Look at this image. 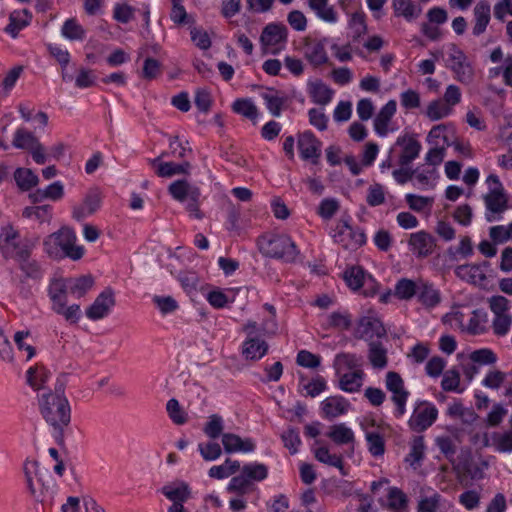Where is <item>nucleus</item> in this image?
<instances>
[{
	"label": "nucleus",
	"mask_w": 512,
	"mask_h": 512,
	"mask_svg": "<svg viewBox=\"0 0 512 512\" xmlns=\"http://www.w3.org/2000/svg\"><path fill=\"white\" fill-rule=\"evenodd\" d=\"M39 410L45 422L51 427L52 436L60 447L65 445V431L71 422V407L65 395L42 394Z\"/></svg>",
	"instance_id": "f257e3e1"
},
{
	"label": "nucleus",
	"mask_w": 512,
	"mask_h": 512,
	"mask_svg": "<svg viewBox=\"0 0 512 512\" xmlns=\"http://www.w3.org/2000/svg\"><path fill=\"white\" fill-rule=\"evenodd\" d=\"M40 237L36 234L22 235L19 230L7 224L0 231V251L7 259L15 261L31 256L39 243Z\"/></svg>",
	"instance_id": "f03ea898"
},
{
	"label": "nucleus",
	"mask_w": 512,
	"mask_h": 512,
	"mask_svg": "<svg viewBox=\"0 0 512 512\" xmlns=\"http://www.w3.org/2000/svg\"><path fill=\"white\" fill-rule=\"evenodd\" d=\"M76 235L68 227H62L58 231L48 235L43 241L44 251L52 258L69 257L73 260L80 259L84 250L77 246Z\"/></svg>",
	"instance_id": "7ed1b4c3"
},
{
	"label": "nucleus",
	"mask_w": 512,
	"mask_h": 512,
	"mask_svg": "<svg viewBox=\"0 0 512 512\" xmlns=\"http://www.w3.org/2000/svg\"><path fill=\"white\" fill-rule=\"evenodd\" d=\"M260 252L267 257L281 260L285 263H296L300 251L287 234H271L258 239Z\"/></svg>",
	"instance_id": "20e7f679"
},
{
	"label": "nucleus",
	"mask_w": 512,
	"mask_h": 512,
	"mask_svg": "<svg viewBox=\"0 0 512 512\" xmlns=\"http://www.w3.org/2000/svg\"><path fill=\"white\" fill-rule=\"evenodd\" d=\"M486 183L488 192L483 195L486 208L485 218L488 222L499 221L502 219V214L509 208L508 194L497 175L490 174Z\"/></svg>",
	"instance_id": "39448f33"
},
{
	"label": "nucleus",
	"mask_w": 512,
	"mask_h": 512,
	"mask_svg": "<svg viewBox=\"0 0 512 512\" xmlns=\"http://www.w3.org/2000/svg\"><path fill=\"white\" fill-rule=\"evenodd\" d=\"M446 67L453 72L456 81L465 85L473 82L474 68L466 54L455 44L450 45Z\"/></svg>",
	"instance_id": "423d86ee"
},
{
	"label": "nucleus",
	"mask_w": 512,
	"mask_h": 512,
	"mask_svg": "<svg viewBox=\"0 0 512 512\" xmlns=\"http://www.w3.org/2000/svg\"><path fill=\"white\" fill-rule=\"evenodd\" d=\"M334 241L347 250H357L366 243V235L360 228H354L341 219L332 235Z\"/></svg>",
	"instance_id": "0eeeda50"
},
{
	"label": "nucleus",
	"mask_w": 512,
	"mask_h": 512,
	"mask_svg": "<svg viewBox=\"0 0 512 512\" xmlns=\"http://www.w3.org/2000/svg\"><path fill=\"white\" fill-rule=\"evenodd\" d=\"M385 385L392 394L391 401L396 406L394 414L397 418H400L406 413V403L410 393L405 388L404 380L400 374L394 371H389L386 374Z\"/></svg>",
	"instance_id": "6e6552de"
},
{
	"label": "nucleus",
	"mask_w": 512,
	"mask_h": 512,
	"mask_svg": "<svg viewBox=\"0 0 512 512\" xmlns=\"http://www.w3.org/2000/svg\"><path fill=\"white\" fill-rule=\"evenodd\" d=\"M437 416L438 410L434 404L428 401H419L408 421V425L413 431L422 432L436 421Z\"/></svg>",
	"instance_id": "1a4fd4ad"
},
{
	"label": "nucleus",
	"mask_w": 512,
	"mask_h": 512,
	"mask_svg": "<svg viewBox=\"0 0 512 512\" xmlns=\"http://www.w3.org/2000/svg\"><path fill=\"white\" fill-rule=\"evenodd\" d=\"M170 153L162 152L158 157L149 159V164L154 168L157 176L169 178L175 175H188L190 173L191 164L188 161L182 163L163 162L162 159L168 157Z\"/></svg>",
	"instance_id": "9d476101"
},
{
	"label": "nucleus",
	"mask_w": 512,
	"mask_h": 512,
	"mask_svg": "<svg viewBox=\"0 0 512 512\" xmlns=\"http://www.w3.org/2000/svg\"><path fill=\"white\" fill-rule=\"evenodd\" d=\"M322 143L311 131H305L298 136L297 147L300 157L316 165L321 157Z\"/></svg>",
	"instance_id": "9b49d317"
},
{
	"label": "nucleus",
	"mask_w": 512,
	"mask_h": 512,
	"mask_svg": "<svg viewBox=\"0 0 512 512\" xmlns=\"http://www.w3.org/2000/svg\"><path fill=\"white\" fill-rule=\"evenodd\" d=\"M115 305L114 292L111 288L103 290L86 309V316L92 321H97L106 317L112 307Z\"/></svg>",
	"instance_id": "f8f14e48"
},
{
	"label": "nucleus",
	"mask_w": 512,
	"mask_h": 512,
	"mask_svg": "<svg viewBox=\"0 0 512 512\" xmlns=\"http://www.w3.org/2000/svg\"><path fill=\"white\" fill-rule=\"evenodd\" d=\"M408 244L410 250L419 258L431 255L436 246L434 237L425 231L412 233Z\"/></svg>",
	"instance_id": "ddd939ff"
},
{
	"label": "nucleus",
	"mask_w": 512,
	"mask_h": 512,
	"mask_svg": "<svg viewBox=\"0 0 512 512\" xmlns=\"http://www.w3.org/2000/svg\"><path fill=\"white\" fill-rule=\"evenodd\" d=\"M101 193L98 189H91L85 195L83 202L73 208V218L80 221L89 215L94 214L101 205Z\"/></svg>",
	"instance_id": "4468645a"
},
{
	"label": "nucleus",
	"mask_w": 512,
	"mask_h": 512,
	"mask_svg": "<svg viewBox=\"0 0 512 512\" xmlns=\"http://www.w3.org/2000/svg\"><path fill=\"white\" fill-rule=\"evenodd\" d=\"M386 335V330L381 321L375 317L366 316L359 320L356 337L364 340L381 338Z\"/></svg>",
	"instance_id": "2eb2a0df"
},
{
	"label": "nucleus",
	"mask_w": 512,
	"mask_h": 512,
	"mask_svg": "<svg viewBox=\"0 0 512 512\" xmlns=\"http://www.w3.org/2000/svg\"><path fill=\"white\" fill-rule=\"evenodd\" d=\"M396 144L402 146V152L399 157V164L402 167L408 166L419 156L421 151L420 142L410 135L398 137Z\"/></svg>",
	"instance_id": "dca6fc26"
},
{
	"label": "nucleus",
	"mask_w": 512,
	"mask_h": 512,
	"mask_svg": "<svg viewBox=\"0 0 512 512\" xmlns=\"http://www.w3.org/2000/svg\"><path fill=\"white\" fill-rule=\"evenodd\" d=\"M350 403L342 396H330L321 402L322 416L332 420L347 413Z\"/></svg>",
	"instance_id": "f3484780"
},
{
	"label": "nucleus",
	"mask_w": 512,
	"mask_h": 512,
	"mask_svg": "<svg viewBox=\"0 0 512 512\" xmlns=\"http://www.w3.org/2000/svg\"><path fill=\"white\" fill-rule=\"evenodd\" d=\"M168 191L171 196L179 202L199 200L201 195L200 189L191 185L187 180H176L172 182L168 187Z\"/></svg>",
	"instance_id": "a211bd4d"
},
{
	"label": "nucleus",
	"mask_w": 512,
	"mask_h": 512,
	"mask_svg": "<svg viewBox=\"0 0 512 512\" xmlns=\"http://www.w3.org/2000/svg\"><path fill=\"white\" fill-rule=\"evenodd\" d=\"M288 30L283 24L270 23L264 27L260 41L263 46H276L287 41Z\"/></svg>",
	"instance_id": "6ab92c4d"
},
{
	"label": "nucleus",
	"mask_w": 512,
	"mask_h": 512,
	"mask_svg": "<svg viewBox=\"0 0 512 512\" xmlns=\"http://www.w3.org/2000/svg\"><path fill=\"white\" fill-rule=\"evenodd\" d=\"M222 444L225 452H252L255 449V443L252 439H242L240 436L233 433H224L222 435Z\"/></svg>",
	"instance_id": "aec40b11"
},
{
	"label": "nucleus",
	"mask_w": 512,
	"mask_h": 512,
	"mask_svg": "<svg viewBox=\"0 0 512 512\" xmlns=\"http://www.w3.org/2000/svg\"><path fill=\"white\" fill-rule=\"evenodd\" d=\"M491 9L486 1L478 2L473 9L474 26L472 33L475 36L483 34L490 22Z\"/></svg>",
	"instance_id": "412c9836"
},
{
	"label": "nucleus",
	"mask_w": 512,
	"mask_h": 512,
	"mask_svg": "<svg viewBox=\"0 0 512 512\" xmlns=\"http://www.w3.org/2000/svg\"><path fill=\"white\" fill-rule=\"evenodd\" d=\"M455 274L460 279L474 285H482L486 280V274L482 266L477 264L459 265L455 269Z\"/></svg>",
	"instance_id": "4be33fe9"
},
{
	"label": "nucleus",
	"mask_w": 512,
	"mask_h": 512,
	"mask_svg": "<svg viewBox=\"0 0 512 512\" xmlns=\"http://www.w3.org/2000/svg\"><path fill=\"white\" fill-rule=\"evenodd\" d=\"M268 344L256 336L247 337L243 343L242 354L247 360L257 361L266 355Z\"/></svg>",
	"instance_id": "5701e85b"
},
{
	"label": "nucleus",
	"mask_w": 512,
	"mask_h": 512,
	"mask_svg": "<svg viewBox=\"0 0 512 512\" xmlns=\"http://www.w3.org/2000/svg\"><path fill=\"white\" fill-rule=\"evenodd\" d=\"M396 101H388L379 111L374 119V129L380 136H385L388 133V125L396 113Z\"/></svg>",
	"instance_id": "b1692460"
},
{
	"label": "nucleus",
	"mask_w": 512,
	"mask_h": 512,
	"mask_svg": "<svg viewBox=\"0 0 512 512\" xmlns=\"http://www.w3.org/2000/svg\"><path fill=\"white\" fill-rule=\"evenodd\" d=\"M161 493L173 503H183L190 497L189 486L182 481L164 485Z\"/></svg>",
	"instance_id": "393cba45"
},
{
	"label": "nucleus",
	"mask_w": 512,
	"mask_h": 512,
	"mask_svg": "<svg viewBox=\"0 0 512 512\" xmlns=\"http://www.w3.org/2000/svg\"><path fill=\"white\" fill-rule=\"evenodd\" d=\"M32 14L27 9L15 10L9 16V24L5 28V32L15 38L19 31L29 25Z\"/></svg>",
	"instance_id": "a878e982"
},
{
	"label": "nucleus",
	"mask_w": 512,
	"mask_h": 512,
	"mask_svg": "<svg viewBox=\"0 0 512 512\" xmlns=\"http://www.w3.org/2000/svg\"><path fill=\"white\" fill-rule=\"evenodd\" d=\"M305 58L310 64L320 66L328 61L324 41L309 42L305 45Z\"/></svg>",
	"instance_id": "bb28decb"
},
{
	"label": "nucleus",
	"mask_w": 512,
	"mask_h": 512,
	"mask_svg": "<svg viewBox=\"0 0 512 512\" xmlns=\"http://www.w3.org/2000/svg\"><path fill=\"white\" fill-rule=\"evenodd\" d=\"M329 437L336 445L353 444L355 441L354 432L345 423L334 424L330 426Z\"/></svg>",
	"instance_id": "cd10ccee"
},
{
	"label": "nucleus",
	"mask_w": 512,
	"mask_h": 512,
	"mask_svg": "<svg viewBox=\"0 0 512 512\" xmlns=\"http://www.w3.org/2000/svg\"><path fill=\"white\" fill-rule=\"evenodd\" d=\"M368 359L374 369L382 370L387 367V349L379 341H370Z\"/></svg>",
	"instance_id": "c85d7f7f"
},
{
	"label": "nucleus",
	"mask_w": 512,
	"mask_h": 512,
	"mask_svg": "<svg viewBox=\"0 0 512 512\" xmlns=\"http://www.w3.org/2000/svg\"><path fill=\"white\" fill-rule=\"evenodd\" d=\"M308 6L325 22L335 23L338 19L337 12L333 6L328 5V0H308Z\"/></svg>",
	"instance_id": "c756f323"
},
{
	"label": "nucleus",
	"mask_w": 512,
	"mask_h": 512,
	"mask_svg": "<svg viewBox=\"0 0 512 512\" xmlns=\"http://www.w3.org/2000/svg\"><path fill=\"white\" fill-rule=\"evenodd\" d=\"M388 509L392 512H408V497L398 487H390L387 493Z\"/></svg>",
	"instance_id": "7c9ffc66"
},
{
	"label": "nucleus",
	"mask_w": 512,
	"mask_h": 512,
	"mask_svg": "<svg viewBox=\"0 0 512 512\" xmlns=\"http://www.w3.org/2000/svg\"><path fill=\"white\" fill-rule=\"evenodd\" d=\"M49 377L50 372L43 365L37 364L30 367L26 372L27 383L34 390L43 389Z\"/></svg>",
	"instance_id": "2f4dec72"
},
{
	"label": "nucleus",
	"mask_w": 512,
	"mask_h": 512,
	"mask_svg": "<svg viewBox=\"0 0 512 512\" xmlns=\"http://www.w3.org/2000/svg\"><path fill=\"white\" fill-rule=\"evenodd\" d=\"M22 216L27 219L36 220L39 224H49L52 220V206L45 204L25 207L22 211Z\"/></svg>",
	"instance_id": "473e14b6"
},
{
	"label": "nucleus",
	"mask_w": 512,
	"mask_h": 512,
	"mask_svg": "<svg viewBox=\"0 0 512 512\" xmlns=\"http://www.w3.org/2000/svg\"><path fill=\"white\" fill-rule=\"evenodd\" d=\"M393 9L396 16H402L407 21L418 18L422 11L412 0H394Z\"/></svg>",
	"instance_id": "72a5a7b5"
},
{
	"label": "nucleus",
	"mask_w": 512,
	"mask_h": 512,
	"mask_svg": "<svg viewBox=\"0 0 512 512\" xmlns=\"http://www.w3.org/2000/svg\"><path fill=\"white\" fill-rule=\"evenodd\" d=\"M327 388V384L325 379L322 376H317L312 380L305 382L303 376L300 377L299 382V392H301L304 396L316 397L325 391Z\"/></svg>",
	"instance_id": "f704fd0d"
},
{
	"label": "nucleus",
	"mask_w": 512,
	"mask_h": 512,
	"mask_svg": "<svg viewBox=\"0 0 512 512\" xmlns=\"http://www.w3.org/2000/svg\"><path fill=\"white\" fill-rule=\"evenodd\" d=\"M417 294L419 301L427 307H435L441 300L439 291L434 289L433 285L422 280L419 281Z\"/></svg>",
	"instance_id": "c9c22d12"
},
{
	"label": "nucleus",
	"mask_w": 512,
	"mask_h": 512,
	"mask_svg": "<svg viewBox=\"0 0 512 512\" xmlns=\"http://www.w3.org/2000/svg\"><path fill=\"white\" fill-rule=\"evenodd\" d=\"M363 377L364 373L361 370L345 373L339 380V387L348 393L358 392L362 387Z\"/></svg>",
	"instance_id": "e433bc0d"
},
{
	"label": "nucleus",
	"mask_w": 512,
	"mask_h": 512,
	"mask_svg": "<svg viewBox=\"0 0 512 512\" xmlns=\"http://www.w3.org/2000/svg\"><path fill=\"white\" fill-rule=\"evenodd\" d=\"M425 455V444L422 436H416L411 442L410 452L405 458L407 462L414 469L421 465V462Z\"/></svg>",
	"instance_id": "4c0bfd02"
},
{
	"label": "nucleus",
	"mask_w": 512,
	"mask_h": 512,
	"mask_svg": "<svg viewBox=\"0 0 512 512\" xmlns=\"http://www.w3.org/2000/svg\"><path fill=\"white\" fill-rule=\"evenodd\" d=\"M69 293L77 298L83 297L93 286L94 279L90 275H84L78 278H68Z\"/></svg>",
	"instance_id": "58836bf2"
},
{
	"label": "nucleus",
	"mask_w": 512,
	"mask_h": 512,
	"mask_svg": "<svg viewBox=\"0 0 512 512\" xmlns=\"http://www.w3.org/2000/svg\"><path fill=\"white\" fill-rule=\"evenodd\" d=\"M17 186L23 191H29L38 184V176L28 168H18L14 172Z\"/></svg>",
	"instance_id": "ea45409f"
},
{
	"label": "nucleus",
	"mask_w": 512,
	"mask_h": 512,
	"mask_svg": "<svg viewBox=\"0 0 512 512\" xmlns=\"http://www.w3.org/2000/svg\"><path fill=\"white\" fill-rule=\"evenodd\" d=\"M315 458L326 465L336 467L340 470L342 475H346L343 466V459L341 455L331 454L327 447H319L314 451Z\"/></svg>",
	"instance_id": "a19ab883"
},
{
	"label": "nucleus",
	"mask_w": 512,
	"mask_h": 512,
	"mask_svg": "<svg viewBox=\"0 0 512 512\" xmlns=\"http://www.w3.org/2000/svg\"><path fill=\"white\" fill-rule=\"evenodd\" d=\"M61 34L71 41H83L86 37V31L75 18L67 19L62 28Z\"/></svg>",
	"instance_id": "79ce46f5"
},
{
	"label": "nucleus",
	"mask_w": 512,
	"mask_h": 512,
	"mask_svg": "<svg viewBox=\"0 0 512 512\" xmlns=\"http://www.w3.org/2000/svg\"><path fill=\"white\" fill-rule=\"evenodd\" d=\"M453 109L450 108L442 99L431 101L425 111V115L431 121H437L449 116Z\"/></svg>",
	"instance_id": "37998d69"
},
{
	"label": "nucleus",
	"mask_w": 512,
	"mask_h": 512,
	"mask_svg": "<svg viewBox=\"0 0 512 512\" xmlns=\"http://www.w3.org/2000/svg\"><path fill=\"white\" fill-rule=\"evenodd\" d=\"M419 282L407 278L400 279L394 290V295L401 300H409L418 293Z\"/></svg>",
	"instance_id": "c03bdc74"
},
{
	"label": "nucleus",
	"mask_w": 512,
	"mask_h": 512,
	"mask_svg": "<svg viewBox=\"0 0 512 512\" xmlns=\"http://www.w3.org/2000/svg\"><path fill=\"white\" fill-rule=\"evenodd\" d=\"M23 471L28 490L31 495L35 496L37 488L34 483V478H36L38 482L41 481V478L39 477V463L36 460H26L23 466Z\"/></svg>",
	"instance_id": "a18cd8bd"
},
{
	"label": "nucleus",
	"mask_w": 512,
	"mask_h": 512,
	"mask_svg": "<svg viewBox=\"0 0 512 512\" xmlns=\"http://www.w3.org/2000/svg\"><path fill=\"white\" fill-rule=\"evenodd\" d=\"M333 93V90L321 81L311 85V97L317 104L327 105L331 101Z\"/></svg>",
	"instance_id": "49530a36"
},
{
	"label": "nucleus",
	"mask_w": 512,
	"mask_h": 512,
	"mask_svg": "<svg viewBox=\"0 0 512 512\" xmlns=\"http://www.w3.org/2000/svg\"><path fill=\"white\" fill-rule=\"evenodd\" d=\"M241 472L246 476L250 484L252 481H262L268 476V468L262 463L246 464L241 468Z\"/></svg>",
	"instance_id": "de8ad7c7"
},
{
	"label": "nucleus",
	"mask_w": 512,
	"mask_h": 512,
	"mask_svg": "<svg viewBox=\"0 0 512 512\" xmlns=\"http://www.w3.org/2000/svg\"><path fill=\"white\" fill-rule=\"evenodd\" d=\"M261 96L271 114L276 117L279 116L284 105V98L279 96V93L274 89H269Z\"/></svg>",
	"instance_id": "09e8293b"
},
{
	"label": "nucleus",
	"mask_w": 512,
	"mask_h": 512,
	"mask_svg": "<svg viewBox=\"0 0 512 512\" xmlns=\"http://www.w3.org/2000/svg\"><path fill=\"white\" fill-rule=\"evenodd\" d=\"M17 262L19 263L20 270L27 278H31L33 280H39L42 278L43 272L41 266L36 260L31 259V256H28L25 259H19Z\"/></svg>",
	"instance_id": "8fccbe9b"
},
{
	"label": "nucleus",
	"mask_w": 512,
	"mask_h": 512,
	"mask_svg": "<svg viewBox=\"0 0 512 512\" xmlns=\"http://www.w3.org/2000/svg\"><path fill=\"white\" fill-rule=\"evenodd\" d=\"M38 139L29 131L19 128L16 130L13 138V146L18 149L27 150L37 145Z\"/></svg>",
	"instance_id": "3c124183"
},
{
	"label": "nucleus",
	"mask_w": 512,
	"mask_h": 512,
	"mask_svg": "<svg viewBox=\"0 0 512 512\" xmlns=\"http://www.w3.org/2000/svg\"><path fill=\"white\" fill-rule=\"evenodd\" d=\"M344 279L347 285L353 290L361 288L367 281L364 270L359 266H354L346 270Z\"/></svg>",
	"instance_id": "603ef678"
},
{
	"label": "nucleus",
	"mask_w": 512,
	"mask_h": 512,
	"mask_svg": "<svg viewBox=\"0 0 512 512\" xmlns=\"http://www.w3.org/2000/svg\"><path fill=\"white\" fill-rule=\"evenodd\" d=\"M489 237L494 244H503L512 241V222L508 225H496L489 229Z\"/></svg>",
	"instance_id": "864d4df0"
},
{
	"label": "nucleus",
	"mask_w": 512,
	"mask_h": 512,
	"mask_svg": "<svg viewBox=\"0 0 512 512\" xmlns=\"http://www.w3.org/2000/svg\"><path fill=\"white\" fill-rule=\"evenodd\" d=\"M224 420L218 414L210 415L208 422L205 424L203 431L211 439H217L223 435Z\"/></svg>",
	"instance_id": "5fc2aeb1"
},
{
	"label": "nucleus",
	"mask_w": 512,
	"mask_h": 512,
	"mask_svg": "<svg viewBox=\"0 0 512 512\" xmlns=\"http://www.w3.org/2000/svg\"><path fill=\"white\" fill-rule=\"evenodd\" d=\"M492 446L500 453L512 452V430L504 433H493Z\"/></svg>",
	"instance_id": "6e6d98bb"
},
{
	"label": "nucleus",
	"mask_w": 512,
	"mask_h": 512,
	"mask_svg": "<svg viewBox=\"0 0 512 512\" xmlns=\"http://www.w3.org/2000/svg\"><path fill=\"white\" fill-rule=\"evenodd\" d=\"M232 108L235 113L240 114L250 120L257 118V107L250 99H237L233 103Z\"/></svg>",
	"instance_id": "4d7b16f0"
},
{
	"label": "nucleus",
	"mask_w": 512,
	"mask_h": 512,
	"mask_svg": "<svg viewBox=\"0 0 512 512\" xmlns=\"http://www.w3.org/2000/svg\"><path fill=\"white\" fill-rule=\"evenodd\" d=\"M512 326V315L504 314L493 317L492 330L493 333L498 337L506 336Z\"/></svg>",
	"instance_id": "13d9d810"
},
{
	"label": "nucleus",
	"mask_w": 512,
	"mask_h": 512,
	"mask_svg": "<svg viewBox=\"0 0 512 512\" xmlns=\"http://www.w3.org/2000/svg\"><path fill=\"white\" fill-rule=\"evenodd\" d=\"M166 409L170 419L176 425H183L187 422V413L182 409L178 400L172 398L167 402Z\"/></svg>",
	"instance_id": "bf43d9fd"
},
{
	"label": "nucleus",
	"mask_w": 512,
	"mask_h": 512,
	"mask_svg": "<svg viewBox=\"0 0 512 512\" xmlns=\"http://www.w3.org/2000/svg\"><path fill=\"white\" fill-rule=\"evenodd\" d=\"M366 440L368 443V450L373 456L377 457L384 454L385 442L380 433L368 432L366 433Z\"/></svg>",
	"instance_id": "052dcab7"
},
{
	"label": "nucleus",
	"mask_w": 512,
	"mask_h": 512,
	"mask_svg": "<svg viewBox=\"0 0 512 512\" xmlns=\"http://www.w3.org/2000/svg\"><path fill=\"white\" fill-rule=\"evenodd\" d=\"M489 308L494 316L509 314L511 302L502 295H494L488 299Z\"/></svg>",
	"instance_id": "680f3d73"
},
{
	"label": "nucleus",
	"mask_w": 512,
	"mask_h": 512,
	"mask_svg": "<svg viewBox=\"0 0 512 512\" xmlns=\"http://www.w3.org/2000/svg\"><path fill=\"white\" fill-rule=\"evenodd\" d=\"M460 373L456 369L447 370L444 373L441 386L444 391H453L461 393L463 389L459 388Z\"/></svg>",
	"instance_id": "e2e57ef3"
},
{
	"label": "nucleus",
	"mask_w": 512,
	"mask_h": 512,
	"mask_svg": "<svg viewBox=\"0 0 512 512\" xmlns=\"http://www.w3.org/2000/svg\"><path fill=\"white\" fill-rule=\"evenodd\" d=\"M152 301L163 315L173 313L179 307L177 301L171 296L155 295Z\"/></svg>",
	"instance_id": "0e129e2a"
},
{
	"label": "nucleus",
	"mask_w": 512,
	"mask_h": 512,
	"mask_svg": "<svg viewBox=\"0 0 512 512\" xmlns=\"http://www.w3.org/2000/svg\"><path fill=\"white\" fill-rule=\"evenodd\" d=\"M198 450L206 461H214L222 454L221 446L216 442L200 443Z\"/></svg>",
	"instance_id": "69168bd1"
},
{
	"label": "nucleus",
	"mask_w": 512,
	"mask_h": 512,
	"mask_svg": "<svg viewBox=\"0 0 512 512\" xmlns=\"http://www.w3.org/2000/svg\"><path fill=\"white\" fill-rule=\"evenodd\" d=\"M470 359L475 364L490 365L497 361V356L492 350L484 348L473 351Z\"/></svg>",
	"instance_id": "338daca9"
},
{
	"label": "nucleus",
	"mask_w": 512,
	"mask_h": 512,
	"mask_svg": "<svg viewBox=\"0 0 512 512\" xmlns=\"http://www.w3.org/2000/svg\"><path fill=\"white\" fill-rule=\"evenodd\" d=\"M296 363L299 366L315 369L320 366L321 358L307 350H301L296 357Z\"/></svg>",
	"instance_id": "774afa93"
}]
</instances>
